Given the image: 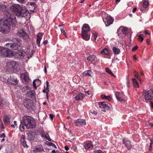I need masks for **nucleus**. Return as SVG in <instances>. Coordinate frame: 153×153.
<instances>
[{"label": "nucleus", "mask_w": 153, "mask_h": 153, "mask_svg": "<svg viewBox=\"0 0 153 153\" xmlns=\"http://www.w3.org/2000/svg\"><path fill=\"white\" fill-rule=\"evenodd\" d=\"M23 7L18 4H13L10 7V10L15 14H11L8 10H5L4 15L8 19L0 20V32L4 33H9L10 30V26H15L17 23L16 16L20 15V12Z\"/></svg>", "instance_id": "obj_1"}, {"label": "nucleus", "mask_w": 153, "mask_h": 153, "mask_svg": "<svg viewBox=\"0 0 153 153\" xmlns=\"http://www.w3.org/2000/svg\"><path fill=\"white\" fill-rule=\"evenodd\" d=\"M22 123L27 129L33 128L36 126L35 119L30 116H24L22 117Z\"/></svg>", "instance_id": "obj_2"}, {"label": "nucleus", "mask_w": 153, "mask_h": 153, "mask_svg": "<svg viewBox=\"0 0 153 153\" xmlns=\"http://www.w3.org/2000/svg\"><path fill=\"white\" fill-rule=\"evenodd\" d=\"M12 41L14 43H9L6 44V46H8V47L16 50L19 47H20L22 44V41L19 39L14 38L12 39Z\"/></svg>", "instance_id": "obj_3"}, {"label": "nucleus", "mask_w": 153, "mask_h": 153, "mask_svg": "<svg viewBox=\"0 0 153 153\" xmlns=\"http://www.w3.org/2000/svg\"><path fill=\"white\" fill-rule=\"evenodd\" d=\"M12 51L7 48L0 47V55L2 56L8 57L13 55Z\"/></svg>", "instance_id": "obj_4"}, {"label": "nucleus", "mask_w": 153, "mask_h": 153, "mask_svg": "<svg viewBox=\"0 0 153 153\" xmlns=\"http://www.w3.org/2000/svg\"><path fill=\"white\" fill-rule=\"evenodd\" d=\"M2 81L7 82L8 84L16 85L18 83L19 80L17 79L14 76H10V78L4 79V77L1 78Z\"/></svg>", "instance_id": "obj_5"}, {"label": "nucleus", "mask_w": 153, "mask_h": 153, "mask_svg": "<svg viewBox=\"0 0 153 153\" xmlns=\"http://www.w3.org/2000/svg\"><path fill=\"white\" fill-rule=\"evenodd\" d=\"M20 15H19L18 16H22L25 17L27 19H28L30 17V16L28 10L25 7H23L21 10Z\"/></svg>", "instance_id": "obj_6"}, {"label": "nucleus", "mask_w": 153, "mask_h": 153, "mask_svg": "<svg viewBox=\"0 0 153 153\" xmlns=\"http://www.w3.org/2000/svg\"><path fill=\"white\" fill-rule=\"evenodd\" d=\"M128 28L126 27H120L117 30L118 35L120 37H123L128 33Z\"/></svg>", "instance_id": "obj_7"}, {"label": "nucleus", "mask_w": 153, "mask_h": 153, "mask_svg": "<svg viewBox=\"0 0 153 153\" xmlns=\"http://www.w3.org/2000/svg\"><path fill=\"white\" fill-rule=\"evenodd\" d=\"M153 94V90H149L144 92L143 95L146 101L151 100L153 98V96H152Z\"/></svg>", "instance_id": "obj_8"}, {"label": "nucleus", "mask_w": 153, "mask_h": 153, "mask_svg": "<svg viewBox=\"0 0 153 153\" xmlns=\"http://www.w3.org/2000/svg\"><path fill=\"white\" fill-rule=\"evenodd\" d=\"M23 104L24 106L27 109L32 108L33 106V102L32 100L26 99L24 100Z\"/></svg>", "instance_id": "obj_9"}, {"label": "nucleus", "mask_w": 153, "mask_h": 153, "mask_svg": "<svg viewBox=\"0 0 153 153\" xmlns=\"http://www.w3.org/2000/svg\"><path fill=\"white\" fill-rule=\"evenodd\" d=\"M103 20L106 26H109L114 21L113 19L109 16H107Z\"/></svg>", "instance_id": "obj_10"}, {"label": "nucleus", "mask_w": 153, "mask_h": 153, "mask_svg": "<svg viewBox=\"0 0 153 153\" xmlns=\"http://www.w3.org/2000/svg\"><path fill=\"white\" fill-rule=\"evenodd\" d=\"M21 77L26 83L28 82L29 80V78L27 73L24 71L21 74Z\"/></svg>", "instance_id": "obj_11"}, {"label": "nucleus", "mask_w": 153, "mask_h": 153, "mask_svg": "<svg viewBox=\"0 0 153 153\" xmlns=\"http://www.w3.org/2000/svg\"><path fill=\"white\" fill-rule=\"evenodd\" d=\"M84 147L85 149L91 150L93 148V146L92 142L91 141H88L84 143Z\"/></svg>", "instance_id": "obj_12"}, {"label": "nucleus", "mask_w": 153, "mask_h": 153, "mask_svg": "<svg viewBox=\"0 0 153 153\" xmlns=\"http://www.w3.org/2000/svg\"><path fill=\"white\" fill-rule=\"evenodd\" d=\"M16 64V62L14 61H9L7 63V66L8 69L13 70L15 65Z\"/></svg>", "instance_id": "obj_13"}, {"label": "nucleus", "mask_w": 153, "mask_h": 153, "mask_svg": "<svg viewBox=\"0 0 153 153\" xmlns=\"http://www.w3.org/2000/svg\"><path fill=\"white\" fill-rule=\"evenodd\" d=\"M74 123L77 126H80L86 124V121L83 119H78L74 121Z\"/></svg>", "instance_id": "obj_14"}, {"label": "nucleus", "mask_w": 153, "mask_h": 153, "mask_svg": "<svg viewBox=\"0 0 153 153\" xmlns=\"http://www.w3.org/2000/svg\"><path fill=\"white\" fill-rule=\"evenodd\" d=\"M123 143L128 149L129 150L131 148L132 146L131 143L127 139H123Z\"/></svg>", "instance_id": "obj_15"}, {"label": "nucleus", "mask_w": 153, "mask_h": 153, "mask_svg": "<svg viewBox=\"0 0 153 153\" xmlns=\"http://www.w3.org/2000/svg\"><path fill=\"white\" fill-rule=\"evenodd\" d=\"M97 57L95 55H90L87 58V59L89 61L91 62L92 64H94V62L97 60Z\"/></svg>", "instance_id": "obj_16"}, {"label": "nucleus", "mask_w": 153, "mask_h": 153, "mask_svg": "<svg viewBox=\"0 0 153 153\" xmlns=\"http://www.w3.org/2000/svg\"><path fill=\"white\" fill-rule=\"evenodd\" d=\"M43 33H40L38 34L37 36L36 43L38 47L40 46V41H41L43 36Z\"/></svg>", "instance_id": "obj_17"}, {"label": "nucleus", "mask_w": 153, "mask_h": 153, "mask_svg": "<svg viewBox=\"0 0 153 153\" xmlns=\"http://www.w3.org/2000/svg\"><path fill=\"white\" fill-rule=\"evenodd\" d=\"M25 136L24 135H22L21 138V142L22 145L24 147H27L28 146L26 144V141L25 140Z\"/></svg>", "instance_id": "obj_18"}, {"label": "nucleus", "mask_w": 153, "mask_h": 153, "mask_svg": "<svg viewBox=\"0 0 153 153\" xmlns=\"http://www.w3.org/2000/svg\"><path fill=\"white\" fill-rule=\"evenodd\" d=\"M90 30V28L88 25L87 24H84L82 27V32H85L87 33V32Z\"/></svg>", "instance_id": "obj_19"}, {"label": "nucleus", "mask_w": 153, "mask_h": 153, "mask_svg": "<svg viewBox=\"0 0 153 153\" xmlns=\"http://www.w3.org/2000/svg\"><path fill=\"white\" fill-rule=\"evenodd\" d=\"M41 83V81L39 79H36L33 81V85L35 89H37L36 86H39Z\"/></svg>", "instance_id": "obj_20"}, {"label": "nucleus", "mask_w": 153, "mask_h": 153, "mask_svg": "<svg viewBox=\"0 0 153 153\" xmlns=\"http://www.w3.org/2000/svg\"><path fill=\"white\" fill-rule=\"evenodd\" d=\"M44 151V149L42 146H38L35 148L33 150V152L36 153Z\"/></svg>", "instance_id": "obj_21"}, {"label": "nucleus", "mask_w": 153, "mask_h": 153, "mask_svg": "<svg viewBox=\"0 0 153 153\" xmlns=\"http://www.w3.org/2000/svg\"><path fill=\"white\" fill-rule=\"evenodd\" d=\"M82 37L83 39L86 41H88L90 39V36L85 32H82Z\"/></svg>", "instance_id": "obj_22"}, {"label": "nucleus", "mask_w": 153, "mask_h": 153, "mask_svg": "<svg viewBox=\"0 0 153 153\" xmlns=\"http://www.w3.org/2000/svg\"><path fill=\"white\" fill-rule=\"evenodd\" d=\"M83 76H89L92 77L93 75V73L90 70L85 71L82 73Z\"/></svg>", "instance_id": "obj_23"}, {"label": "nucleus", "mask_w": 153, "mask_h": 153, "mask_svg": "<svg viewBox=\"0 0 153 153\" xmlns=\"http://www.w3.org/2000/svg\"><path fill=\"white\" fill-rule=\"evenodd\" d=\"M41 137H44L49 141H51V139L50 138L48 134L44 131L42 133Z\"/></svg>", "instance_id": "obj_24"}, {"label": "nucleus", "mask_w": 153, "mask_h": 153, "mask_svg": "<svg viewBox=\"0 0 153 153\" xmlns=\"http://www.w3.org/2000/svg\"><path fill=\"white\" fill-rule=\"evenodd\" d=\"M10 118L9 116L6 115L4 117V122L7 125H10Z\"/></svg>", "instance_id": "obj_25"}, {"label": "nucleus", "mask_w": 153, "mask_h": 153, "mask_svg": "<svg viewBox=\"0 0 153 153\" xmlns=\"http://www.w3.org/2000/svg\"><path fill=\"white\" fill-rule=\"evenodd\" d=\"M84 96V94L79 93L78 95L75 97V99L77 101L81 100L83 99Z\"/></svg>", "instance_id": "obj_26"}, {"label": "nucleus", "mask_w": 153, "mask_h": 153, "mask_svg": "<svg viewBox=\"0 0 153 153\" xmlns=\"http://www.w3.org/2000/svg\"><path fill=\"white\" fill-rule=\"evenodd\" d=\"M21 67L22 66L21 63L18 62H16V64L14 66L13 70H16L17 71H19L20 70Z\"/></svg>", "instance_id": "obj_27"}, {"label": "nucleus", "mask_w": 153, "mask_h": 153, "mask_svg": "<svg viewBox=\"0 0 153 153\" xmlns=\"http://www.w3.org/2000/svg\"><path fill=\"white\" fill-rule=\"evenodd\" d=\"M17 53L19 56H20V58H22L25 56V52L23 50H21L18 52Z\"/></svg>", "instance_id": "obj_28"}, {"label": "nucleus", "mask_w": 153, "mask_h": 153, "mask_svg": "<svg viewBox=\"0 0 153 153\" xmlns=\"http://www.w3.org/2000/svg\"><path fill=\"white\" fill-rule=\"evenodd\" d=\"M101 98L103 99H106L109 101H110L112 99L111 96L109 95L106 96L104 94H102L101 95Z\"/></svg>", "instance_id": "obj_29"}, {"label": "nucleus", "mask_w": 153, "mask_h": 153, "mask_svg": "<svg viewBox=\"0 0 153 153\" xmlns=\"http://www.w3.org/2000/svg\"><path fill=\"white\" fill-rule=\"evenodd\" d=\"M34 92L33 91H29L27 93V94L29 97L30 98H33L35 96Z\"/></svg>", "instance_id": "obj_30"}, {"label": "nucleus", "mask_w": 153, "mask_h": 153, "mask_svg": "<svg viewBox=\"0 0 153 153\" xmlns=\"http://www.w3.org/2000/svg\"><path fill=\"white\" fill-rule=\"evenodd\" d=\"M25 33L26 32L23 30H20L17 32V34L19 36H23Z\"/></svg>", "instance_id": "obj_31"}, {"label": "nucleus", "mask_w": 153, "mask_h": 153, "mask_svg": "<svg viewBox=\"0 0 153 153\" xmlns=\"http://www.w3.org/2000/svg\"><path fill=\"white\" fill-rule=\"evenodd\" d=\"M101 53L103 55H109V53L108 51L105 48L102 50L101 51Z\"/></svg>", "instance_id": "obj_32"}, {"label": "nucleus", "mask_w": 153, "mask_h": 153, "mask_svg": "<svg viewBox=\"0 0 153 153\" xmlns=\"http://www.w3.org/2000/svg\"><path fill=\"white\" fill-rule=\"evenodd\" d=\"M112 50L115 54H118L120 53V49L116 48V47H113Z\"/></svg>", "instance_id": "obj_33"}, {"label": "nucleus", "mask_w": 153, "mask_h": 153, "mask_svg": "<svg viewBox=\"0 0 153 153\" xmlns=\"http://www.w3.org/2000/svg\"><path fill=\"white\" fill-rule=\"evenodd\" d=\"M98 104L99 105V107L100 108H103V110H104V108H105V105H106V104L105 103V102H100L98 103Z\"/></svg>", "instance_id": "obj_34"}, {"label": "nucleus", "mask_w": 153, "mask_h": 153, "mask_svg": "<svg viewBox=\"0 0 153 153\" xmlns=\"http://www.w3.org/2000/svg\"><path fill=\"white\" fill-rule=\"evenodd\" d=\"M23 39H25L26 41H28L29 39V35L26 33L22 36Z\"/></svg>", "instance_id": "obj_35"}, {"label": "nucleus", "mask_w": 153, "mask_h": 153, "mask_svg": "<svg viewBox=\"0 0 153 153\" xmlns=\"http://www.w3.org/2000/svg\"><path fill=\"white\" fill-rule=\"evenodd\" d=\"M7 8V6L4 4L0 5V10L4 11L7 10L6 9Z\"/></svg>", "instance_id": "obj_36"}, {"label": "nucleus", "mask_w": 153, "mask_h": 153, "mask_svg": "<svg viewBox=\"0 0 153 153\" xmlns=\"http://www.w3.org/2000/svg\"><path fill=\"white\" fill-rule=\"evenodd\" d=\"M143 36V34H140L138 35L137 39L140 42H142L143 41L144 38Z\"/></svg>", "instance_id": "obj_37"}, {"label": "nucleus", "mask_w": 153, "mask_h": 153, "mask_svg": "<svg viewBox=\"0 0 153 153\" xmlns=\"http://www.w3.org/2000/svg\"><path fill=\"white\" fill-rule=\"evenodd\" d=\"M4 99L3 97H0V108H2L4 106Z\"/></svg>", "instance_id": "obj_38"}, {"label": "nucleus", "mask_w": 153, "mask_h": 153, "mask_svg": "<svg viewBox=\"0 0 153 153\" xmlns=\"http://www.w3.org/2000/svg\"><path fill=\"white\" fill-rule=\"evenodd\" d=\"M143 6L144 8H146L149 4L148 2L147 1L143 0Z\"/></svg>", "instance_id": "obj_39"}, {"label": "nucleus", "mask_w": 153, "mask_h": 153, "mask_svg": "<svg viewBox=\"0 0 153 153\" xmlns=\"http://www.w3.org/2000/svg\"><path fill=\"white\" fill-rule=\"evenodd\" d=\"M30 89V87L28 86H25L23 87L22 89V92H25L26 91Z\"/></svg>", "instance_id": "obj_40"}, {"label": "nucleus", "mask_w": 153, "mask_h": 153, "mask_svg": "<svg viewBox=\"0 0 153 153\" xmlns=\"http://www.w3.org/2000/svg\"><path fill=\"white\" fill-rule=\"evenodd\" d=\"M20 123V129L21 131H23L25 130V127L22 124V121H21Z\"/></svg>", "instance_id": "obj_41"}, {"label": "nucleus", "mask_w": 153, "mask_h": 153, "mask_svg": "<svg viewBox=\"0 0 153 153\" xmlns=\"http://www.w3.org/2000/svg\"><path fill=\"white\" fill-rule=\"evenodd\" d=\"M139 83L136 79H134V88H139Z\"/></svg>", "instance_id": "obj_42"}, {"label": "nucleus", "mask_w": 153, "mask_h": 153, "mask_svg": "<svg viewBox=\"0 0 153 153\" xmlns=\"http://www.w3.org/2000/svg\"><path fill=\"white\" fill-rule=\"evenodd\" d=\"M97 33H94L93 35V36L94 39V41L96 42V39L97 37Z\"/></svg>", "instance_id": "obj_43"}, {"label": "nucleus", "mask_w": 153, "mask_h": 153, "mask_svg": "<svg viewBox=\"0 0 153 153\" xmlns=\"http://www.w3.org/2000/svg\"><path fill=\"white\" fill-rule=\"evenodd\" d=\"M0 128L3 129L4 128L3 124L1 119H0Z\"/></svg>", "instance_id": "obj_44"}, {"label": "nucleus", "mask_w": 153, "mask_h": 153, "mask_svg": "<svg viewBox=\"0 0 153 153\" xmlns=\"http://www.w3.org/2000/svg\"><path fill=\"white\" fill-rule=\"evenodd\" d=\"M60 30L61 32V33H63V35H65V36L66 38H67V37L66 36V32H65V30L63 28H61L60 29Z\"/></svg>", "instance_id": "obj_45"}, {"label": "nucleus", "mask_w": 153, "mask_h": 153, "mask_svg": "<svg viewBox=\"0 0 153 153\" xmlns=\"http://www.w3.org/2000/svg\"><path fill=\"white\" fill-rule=\"evenodd\" d=\"M105 108H104V110H103L104 111H105L106 110H108L109 109H110V107L108 106L106 104V105H105Z\"/></svg>", "instance_id": "obj_46"}, {"label": "nucleus", "mask_w": 153, "mask_h": 153, "mask_svg": "<svg viewBox=\"0 0 153 153\" xmlns=\"http://www.w3.org/2000/svg\"><path fill=\"white\" fill-rule=\"evenodd\" d=\"M134 77H135L137 78L139 80L140 82V79L139 78V76L137 75V73L134 71Z\"/></svg>", "instance_id": "obj_47"}, {"label": "nucleus", "mask_w": 153, "mask_h": 153, "mask_svg": "<svg viewBox=\"0 0 153 153\" xmlns=\"http://www.w3.org/2000/svg\"><path fill=\"white\" fill-rule=\"evenodd\" d=\"M105 71H106V72H107V73H108V74H109L111 73V70L110 69H109L108 68H105Z\"/></svg>", "instance_id": "obj_48"}, {"label": "nucleus", "mask_w": 153, "mask_h": 153, "mask_svg": "<svg viewBox=\"0 0 153 153\" xmlns=\"http://www.w3.org/2000/svg\"><path fill=\"white\" fill-rule=\"evenodd\" d=\"M120 94L119 92H117L115 93V96H116V98H117V97H120Z\"/></svg>", "instance_id": "obj_49"}, {"label": "nucleus", "mask_w": 153, "mask_h": 153, "mask_svg": "<svg viewBox=\"0 0 153 153\" xmlns=\"http://www.w3.org/2000/svg\"><path fill=\"white\" fill-rule=\"evenodd\" d=\"M95 153H104V152L102 150H99L95 151Z\"/></svg>", "instance_id": "obj_50"}, {"label": "nucleus", "mask_w": 153, "mask_h": 153, "mask_svg": "<svg viewBox=\"0 0 153 153\" xmlns=\"http://www.w3.org/2000/svg\"><path fill=\"white\" fill-rule=\"evenodd\" d=\"M49 145L52 146L54 147L55 148H57L56 146L54 144L52 143H49Z\"/></svg>", "instance_id": "obj_51"}, {"label": "nucleus", "mask_w": 153, "mask_h": 153, "mask_svg": "<svg viewBox=\"0 0 153 153\" xmlns=\"http://www.w3.org/2000/svg\"><path fill=\"white\" fill-rule=\"evenodd\" d=\"M151 142L150 143V145H149V151H151V150H152V145L153 143V142H152V140H151Z\"/></svg>", "instance_id": "obj_52"}, {"label": "nucleus", "mask_w": 153, "mask_h": 153, "mask_svg": "<svg viewBox=\"0 0 153 153\" xmlns=\"http://www.w3.org/2000/svg\"><path fill=\"white\" fill-rule=\"evenodd\" d=\"M117 100L119 101H121L124 100L122 98L120 97L117 98Z\"/></svg>", "instance_id": "obj_53"}, {"label": "nucleus", "mask_w": 153, "mask_h": 153, "mask_svg": "<svg viewBox=\"0 0 153 153\" xmlns=\"http://www.w3.org/2000/svg\"><path fill=\"white\" fill-rule=\"evenodd\" d=\"M129 79H128V78H127V86L128 88H129L130 87L129 85Z\"/></svg>", "instance_id": "obj_54"}, {"label": "nucleus", "mask_w": 153, "mask_h": 153, "mask_svg": "<svg viewBox=\"0 0 153 153\" xmlns=\"http://www.w3.org/2000/svg\"><path fill=\"white\" fill-rule=\"evenodd\" d=\"M45 90L46 91V93H48L49 92V87H46L45 88Z\"/></svg>", "instance_id": "obj_55"}, {"label": "nucleus", "mask_w": 153, "mask_h": 153, "mask_svg": "<svg viewBox=\"0 0 153 153\" xmlns=\"http://www.w3.org/2000/svg\"><path fill=\"white\" fill-rule=\"evenodd\" d=\"M19 2L21 3H23L24 2V0H17Z\"/></svg>", "instance_id": "obj_56"}, {"label": "nucleus", "mask_w": 153, "mask_h": 153, "mask_svg": "<svg viewBox=\"0 0 153 153\" xmlns=\"http://www.w3.org/2000/svg\"><path fill=\"white\" fill-rule=\"evenodd\" d=\"M51 119L52 120L53 119V117H54V115L53 114H50L49 115Z\"/></svg>", "instance_id": "obj_57"}, {"label": "nucleus", "mask_w": 153, "mask_h": 153, "mask_svg": "<svg viewBox=\"0 0 153 153\" xmlns=\"http://www.w3.org/2000/svg\"><path fill=\"white\" fill-rule=\"evenodd\" d=\"M5 134L3 133V134H1L0 137L1 138L3 137L4 138L5 137Z\"/></svg>", "instance_id": "obj_58"}, {"label": "nucleus", "mask_w": 153, "mask_h": 153, "mask_svg": "<svg viewBox=\"0 0 153 153\" xmlns=\"http://www.w3.org/2000/svg\"><path fill=\"white\" fill-rule=\"evenodd\" d=\"M85 93L87 94L88 95H89L91 94V92L90 91H85Z\"/></svg>", "instance_id": "obj_59"}, {"label": "nucleus", "mask_w": 153, "mask_h": 153, "mask_svg": "<svg viewBox=\"0 0 153 153\" xmlns=\"http://www.w3.org/2000/svg\"><path fill=\"white\" fill-rule=\"evenodd\" d=\"M46 87H49V83L47 81H46Z\"/></svg>", "instance_id": "obj_60"}, {"label": "nucleus", "mask_w": 153, "mask_h": 153, "mask_svg": "<svg viewBox=\"0 0 153 153\" xmlns=\"http://www.w3.org/2000/svg\"><path fill=\"white\" fill-rule=\"evenodd\" d=\"M48 42V41L45 40V41H44L43 43L44 44V45H46V44H47Z\"/></svg>", "instance_id": "obj_61"}, {"label": "nucleus", "mask_w": 153, "mask_h": 153, "mask_svg": "<svg viewBox=\"0 0 153 153\" xmlns=\"http://www.w3.org/2000/svg\"><path fill=\"white\" fill-rule=\"evenodd\" d=\"M150 40L149 39H147L146 40V42L147 43H148V44H149Z\"/></svg>", "instance_id": "obj_62"}, {"label": "nucleus", "mask_w": 153, "mask_h": 153, "mask_svg": "<svg viewBox=\"0 0 153 153\" xmlns=\"http://www.w3.org/2000/svg\"><path fill=\"white\" fill-rule=\"evenodd\" d=\"M76 90H74L73 91L72 94L73 95H74L76 93Z\"/></svg>", "instance_id": "obj_63"}, {"label": "nucleus", "mask_w": 153, "mask_h": 153, "mask_svg": "<svg viewBox=\"0 0 153 153\" xmlns=\"http://www.w3.org/2000/svg\"><path fill=\"white\" fill-rule=\"evenodd\" d=\"M150 103L151 107L153 108V102L150 101Z\"/></svg>", "instance_id": "obj_64"}]
</instances>
